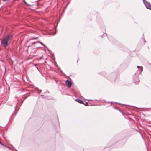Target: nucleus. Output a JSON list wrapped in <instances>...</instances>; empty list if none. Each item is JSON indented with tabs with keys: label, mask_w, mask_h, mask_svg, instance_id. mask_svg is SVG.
<instances>
[{
	"label": "nucleus",
	"mask_w": 151,
	"mask_h": 151,
	"mask_svg": "<svg viewBox=\"0 0 151 151\" xmlns=\"http://www.w3.org/2000/svg\"><path fill=\"white\" fill-rule=\"evenodd\" d=\"M66 85L68 86L69 87H70L72 83L71 82L68 80H67L65 82Z\"/></svg>",
	"instance_id": "7ed1b4c3"
},
{
	"label": "nucleus",
	"mask_w": 151,
	"mask_h": 151,
	"mask_svg": "<svg viewBox=\"0 0 151 151\" xmlns=\"http://www.w3.org/2000/svg\"><path fill=\"white\" fill-rule=\"evenodd\" d=\"M141 70H142V68L141 69Z\"/></svg>",
	"instance_id": "1a4fd4ad"
},
{
	"label": "nucleus",
	"mask_w": 151,
	"mask_h": 151,
	"mask_svg": "<svg viewBox=\"0 0 151 151\" xmlns=\"http://www.w3.org/2000/svg\"><path fill=\"white\" fill-rule=\"evenodd\" d=\"M12 37L11 36L9 35L6 37L4 38L1 41V44L5 47H6L9 43V41L12 39Z\"/></svg>",
	"instance_id": "f257e3e1"
},
{
	"label": "nucleus",
	"mask_w": 151,
	"mask_h": 151,
	"mask_svg": "<svg viewBox=\"0 0 151 151\" xmlns=\"http://www.w3.org/2000/svg\"><path fill=\"white\" fill-rule=\"evenodd\" d=\"M40 43L43 46H44V47H45V45L42 43H41V42H40Z\"/></svg>",
	"instance_id": "39448f33"
},
{
	"label": "nucleus",
	"mask_w": 151,
	"mask_h": 151,
	"mask_svg": "<svg viewBox=\"0 0 151 151\" xmlns=\"http://www.w3.org/2000/svg\"><path fill=\"white\" fill-rule=\"evenodd\" d=\"M137 67L138 68H139V66H137Z\"/></svg>",
	"instance_id": "0eeeda50"
},
{
	"label": "nucleus",
	"mask_w": 151,
	"mask_h": 151,
	"mask_svg": "<svg viewBox=\"0 0 151 151\" xmlns=\"http://www.w3.org/2000/svg\"><path fill=\"white\" fill-rule=\"evenodd\" d=\"M0 144H1V145H2V144L0 142Z\"/></svg>",
	"instance_id": "6e6552de"
},
{
	"label": "nucleus",
	"mask_w": 151,
	"mask_h": 151,
	"mask_svg": "<svg viewBox=\"0 0 151 151\" xmlns=\"http://www.w3.org/2000/svg\"><path fill=\"white\" fill-rule=\"evenodd\" d=\"M24 3L26 4V5H27V3L26 2V1L24 0Z\"/></svg>",
	"instance_id": "423d86ee"
},
{
	"label": "nucleus",
	"mask_w": 151,
	"mask_h": 151,
	"mask_svg": "<svg viewBox=\"0 0 151 151\" xmlns=\"http://www.w3.org/2000/svg\"><path fill=\"white\" fill-rule=\"evenodd\" d=\"M76 101L79 103L80 104H83V102L81 100L79 99H76Z\"/></svg>",
	"instance_id": "20e7f679"
},
{
	"label": "nucleus",
	"mask_w": 151,
	"mask_h": 151,
	"mask_svg": "<svg viewBox=\"0 0 151 151\" xmlns=\"http://www.w3.org/2000/svg\"><path fill=\"white\" fill-rule=\"evenodd\" d=\"M144 4L147 8L151 10V4L149 2L145 1L144 2Z\"/></svg>",
	"instance_id": "f03ea898"
}]
</instances>
